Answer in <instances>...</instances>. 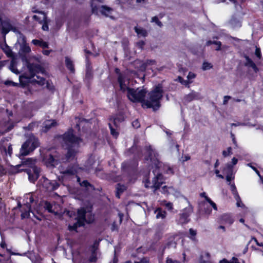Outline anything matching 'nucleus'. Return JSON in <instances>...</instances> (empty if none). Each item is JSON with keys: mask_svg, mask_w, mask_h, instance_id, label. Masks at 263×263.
Returning a JSON list of instances; mask_svg holds the SVG:
<instances>
[{"mask_svg": "<svg viewBox=\"0 0 263 263\" xmlns=\"http://www.w3.org/2000/svg\"><path fill=\"white\" fill-rule=\"evenodd\" d=\"M163 90L161 84H158L149 93V100L145 101V105L146 108H152L156 111L161 106L160 101L163 97Z\"/></svg>", "mask_w": 263, "mask_h": 263, "instance_id": "f257e3e1", "label": "nucleus"}, {"mask_svg": "<svg viewBox=\"0 0 263 263\" xmlns=\"http://www.w3.org/2000/svg\"><path fill=\"white\" fill-rule=\"evenodd\" d=\"M146 94L145 89H135L134 88L129 89L128 93H127V97L131 101L133 102H141L142 106L145 108V97Z\"/></svg>", "mask_w": 263, "mask_h": 263, "instance_id": "f03ea898", "label": "nucleus"}, {"mask_svg": "<svg viewBox=\"0 0 263 263\" xmlns=\"http://www.w3.org/2000/svg\"><path fill=\"white\" fill-rule=\"evenodd\" d=\"M62 139L67 146L72 145L76 146L78 148L80 143L82 142L83 139L78 136H77L74 133V130L72 128H69L67 131L65 132L62 135Z\"/></svg>", "mask_w": 263, "mask_h": 263, "instance_id": "7ed1b4c3", "label": "nucleus"}, {"mask_svg": "<svg viewBox=\"0 0 263 263\" xmlns=\"http://www.w3.org/2000/svg\"><path fill=\"white\" fill-rule=\"evenodd\" d=\"M146 155L144 157V161H149L156 168L161 167V162L158 159V154L154 149L151 145L145 147Z\"/></svg>", "mask_w": 263, "mask_h": 263, "instance_id": "20e7f679", "label": "nucleus"}, {"mask_svg": "<svg viewBox=\"0 0 263 263\" xmlns=\"http://www.w3.org/2000/svg\"><path fill=\"white\" fill-rule=\"evenodd\" d=\"M25 172L28 176L30 182L34 183L40 177L41 168L35 165H31L29 168L21 169L17 172Z\"/></svg>", "mask_w": 263, "mask_h": 263, "instance_id": "39448f33", "label": "nucleus"}, {"mask_svg": "<svg viewBox=\"0 0 263 263\" xmlns=\"http://www.w3.org/2000/svg\"><path fill=\"white\" fill-rule=\"evenodd\" d=\"M34 200L32 195L26 194L24 196L23 200L24 212L21 214L22 219L25 218V216L29 215V213L31 211V204L34 202Z\"/></svg>", "mask_w": 263, "mask_h": 263, "instance_id": "423d86ee", "label": "nucleus"}, {"mask_svg": "<svg viewBox=\"0 0 263 263\" xmlns=\"http://www.w3.org/2000/svg\"><path fill=\"white\" fill-rule=\"evenodd\" d=\"M27 67L29 72V76L31 78H33L37 73H44L45 71L44 68L41 65L28 61L27 62Z\"/></svg>", "mask_w": 263, "mask_h": 263, "instance_id": "0eeeda50", "label": "nucleus"}, {"mask_svg": "<svg viewBox=\"0 0 263 263\" xmlns=\"http://www.w3.org/2000/svg\"><path fill=\"white\" fill-rule=\"evenodd\" d=\"M234 221L233 214L230 213H223L219 215L216 219V222L218 224L228 225L229 226L232 225Z\"/></svg>", "mask_w": 263, "mask_h": 263, "instance_id": "6e6552de", "label": "nucleus"}, {"mask_svg": "<svg viewBox=\"0 0 263 263\" xmlns=\"http://www.w3.org/2000/svg\"><path fill=\"white\" fill-rule=\"evenodd\" d=\"M153 187L154 191H157L160 189V186L164 183V178L161 173H158L155 176L152 180Z\"/></svg>", "mask_w": 263, "mask_h": 263, "instance_id": "1a4fd4ad", "label": "nucleus"}, {"mask_svg": "<svg viewBox=\"0 0 263 263\" xmlns=\"http://www.w3.org/2000/svg\"><path fill=\"white\" fill-rule=\"evenodd\" d=\"M126 77L124 75H120L118 76L117 81L119 84L120 90L122 92H125L127 91V93H128V90L129 89H132V88H130L128 86L129 82H128L126 84Z\"/></svg>", "mask_w": 263, "mask_h": 263, "instance_id": "9d476101", "label": "nucleus"}, {"mask_svg": "<svg viewBox=\"0 0 263 263\" xmlns=\"http://www.w3.org/2000/svg\"><path fill=\"white\" fill-rule=\"evenodd\" d=\"M45 161L49 166L55 167L59 163V157L54 154H50L46 156Z\"/></svg>", "mask_w": 263, "mask_h": 263, "instance_id": "9b49d317", "label": "nucleus"}, {"mask_svg": "<svg viewBox=\"0 0 263 263\" xmlns=\"http://www.w3.org/2000/svg\"><path fill=\"white\" fill-rule=\"evenodd\" d=\"M30 140L28 139L22 144L20 151V155L21 156H26L30 152H32V151H30Z\"/></svg>", "mask_w": 263, "mask_h": 263, "instance_id": "f8f14e48", "label": "nucleus"}, {"mask_svg": "<svg viewBox=\"0 0 263 263\" xmlns=\"http://www.w3.org/2000/svg\"><path fill=\"white\" fill-rule=\"evenodd\" d=\"M245 58L246 59V62L244 63L245 66L252 68L255 73H257L259 71V68L253 60L247 55H245Z\"/></svg>", "mask_w": 263, "mask_h": 263, "instance_id": "ddd939ff", "label": "nucleus"}, {"mask_svg": "<svg viewBox=\"0 0 263 263\" xmlns=\"http://www.w3.org/2000/svg\"><path fill=\"white\" fill-rule=\"evenodd\" d=\"M32 78H31L29 76H28L26 73H24L20 76V84L23 87H25L28 86L29 83H32Z\"/></svg>", "mask_w": 263, "mask_h": 263, "instance_id": "4468645a", "label": "nucleus"}, {"mask_svg": "<svg viewBox=\"0 0 263 263\" xmlns=\"http://www.w3.org/2000/svg\"><path fill=\"white\" fill-rule=\"evenodd\" d=\"M0 21L2 25V32L3 34H7L12 29V25L9 21H3L1 17H0Z\"/></svg>", "mask_w": 263, "mask_h": 263, "instance_id": "2eb2a0df", "label": "nucleus"}, {"mask_svg": "<svg viewBox=\"0 0 263 263\" xmlns=\"http://www.w3.org/2000/svg\"><path fill=\"white\" fill-rule=\"evenodd\" d=\"M77 153V151L73 148V146H67V152L65 155L66 160L69 161L73 160Z\"/></svg>", "mask_w": 263, "mask_h": 263, "instance_id": "dca6fc26", "label": "nucleus"}, {"mask_svg": "<svg viewBox=\"0 0 263 263\" xmlns=\"http://www.w3.org/2000/svg\"><path fill=\"white\" fill-rule=\"evenodd\" d=\"M102 3L101 0H92L90 3L92 13L96 15L98 14V11L101 9L100 3Z\"/></svg>", "mask_w": 263, "mask_h": 263, "instance_id": "f3484780", "label": "nucleus"}, {"mask_svg": "<svg viewBox=\"0 0 263 263\" xmlns=\"http://www.w3.org/2000/svg\"><path fill=\"white\" fill-rule=\"evenodd\" d=\"M65 176H73L77 173V169L74 165H69L64 170L61 172Z\"/></svg>", "mask_w": 263, "mask_h": 263, "instance_id": "a211bd4d", "label": "nucleus"}, {"mask_svg": "<svg viewBox=\"0 0 263 263\" xmlns=\"http://www.w3.org/2000/svg\"><path fill=\"white\" fill-rule=\"evenodd\" d=\"M116 197L118 199H120L121 195L127 190V186L120 183H118L116 185Z\"/></svg>", "mask_w": 263, "mask_h": 263, "instance_id": "6ab92c4d", "label": "nucleus"}, {"mask_svg": "<svg viewBox=\"0 0 263 263\" xmlns=\"http://www.w3.org/2000/svg\"><path fill=\"white\" fill-rule=\"evenodd\" d=\"M184 99L187 102L198 100L200 99V94L199 92L192 90L190 93L184 97Z\"/></svg>", "mask_w": 263, "mask_h": 263, "instance_id": "aec40b11", "label": "nucleus"}, {"mask_svg": "<svg viewBox=\"0 0 263 263\" xmlns=\"http://www.w3.org/2000/svg\"><path fill=\"white\" fill-rule=\"evenodd\" d=\"M223 172L226 171L227 173V175L226 176V180L228 182H230L229 184H230V181L233 179H234V177H232V173H233V165L230 164H227L226 167L223 168Z\"/></svg>", "mask_w": 263, "mask_h": 263, "instance_id": "412c9836", "label": "nucleus"}, {"mask_svg": "<svg viewBox=\"0 0 263 263\" xmlns=\"http://www.w3.org/2000/svg\"><path fill=\"white\" fill-rule=\"evenodd\" d=\"M112 11V8L106 5H101V6L100 12L102 15L106 17H110V18H112V16L109 15V14H111Z\"/></svg>", "mask_w": 263, "mask_h": 263, "instance_id": "4be33fe9", "label": "nucleus"}, {"mask_svg": "<svg viewBox=\"0 0 263 263\" xmlns=\"http://www.w3.org/2000/svg\"><path fill=\"white\" fill-rule=\"evenodd\" d=\"M65 65L66 68L70 71L71 73H74V65L72 61L68 57H65Z\"/></svg>", "mask_w": 263, "mask_h": 263, "instance_id": "5701e85b", "label": "nucleus"}, {"mask_svg": "<svg viewBox=\"0 0 263 263\" xmlns=\"http://www.w3.org/2000/svg\"><path fill=\"white\" fill-rule=\"evenodd\" d=\"M189 214L186 212H183L179 215V219L178 220V222L180 224H185L187 223L190 219H189Z\"/></svg>", "mask_w": 263, "mask_h": 263, "instance_id": "b1692460", "label": "nucleus"}, {"mask_svg": "<svg viewBox=\"0 0 263 263\" xmlns=\"http://www.w3.org/2000/svg\"><path fill=\"white\" fill-rule=\"evenodd\" d=\"M134 30L139 37L142 36L145 37L148 35V32L147 30L142 27L135 26L134 27Z\"/></svg>", "mask_w": 263, "mask_h": 263, "instance_id": "393cba45", "label": "nucleus"}, {"mask_svg": "<svg viewBox=\"0 0 263 263\" xmlns=\"http://www.w3.org/2000/svg\"><path fill=\"white\" fill-rule=\"evenodd\" d=\"M32 43L34 45L40 46L43 49L48 48L49 47L48 43L42 40L34 39L32 40Z\"/></svg>", "mask_w": 263, "mask_h": 263, "instance_id": "a878e982", "label": "nucleus"}, {"mask_svg": "<svg viewBox=\"0 0 263 263\" xmlns=\"http://www.w3.org/2000/svg\"><path fill=\"white\" fill-rule=\"evenodd\" d=\"M36 78L37 80L32 78V84H36L40 86H43L46 84L47 81H46V79L44 78L36 76Z\"/></svg>", "mask_w": 263, "mask_h": 263, "instance_id": "bb28decb", "label": "nucleus"}, {"mask_svg": "<svg viewBox=\"0 0 263 263\" xmlns=\"http://www.w3.org/2000/svg\"><path fill=\"white\" fill-rule=\"evenodd\" d=\"M86 210L84 207L81 208L77 211V217L76 218H79L82 220H86Z\"/></svg>", "mask_w": 263, "mask_h": 263, "instance_id": "cd10ccee", "label": "nucleus"}, {"mask_svg": "<svg viewBox=\"0 0 263 263\" xmlns=\"http://www.w3.org/2000/svg\"><path fill=\"white\" fill-rule=\"evenodd\" d=\"M155 212L157 213L156 218L157 219H159V218L164 219L166 217V212L165 211L162 210L161 208H157Z\"/></svg>", "mask_w": 263, "mask_h": 263, "instance_id": "c85d7f7f", "label": "nucleus"}, {"mask_svg": "<svg viewBox=\"0 0 263 263\" xmlns=\"http://www.w3.org/2000/svg\"><path fill=\"white\" fill-rule=\"evenodd\" d=\"M201 208H203L201 209L202 211L206 215H210L212 212V209L204 202H202L200 203Z\"/></svg>", "mask_w": 263, "mask_h": 263, "instance_id": "c756f323", "label": "nucleus"}, {"mask_svg": "<svg viewBox=\"0 0 263 263\" xmlns=\"http://www.w3.org/2000/svg\"><path fill=\"white\" fill-rule=\"evenodd\" d=\"M30 142V151L32 152L40 145V143L37 139H34L33 140L29 139Z\"/></svg>", "mask_w": 263, "mask_h": 263, "instance_id": "7c9ffc66", "label": "nucleus"}, {"mask_svg": "<svg viewBox=\"0 0 263 263\" xmlns=\"http://www.w3.org/2000/svg\"><path fill=\"white\" fill-rule=\"evenodd\" d=\"M1 149L2 152L4 153L6 156H7L8 154L10 157H11L12 154V147L11 144L8 146L7 148L6 146H3L1 148Z\"/></svg>", "mask_w": 263, "mask_h": 263, "instance_id": "2f4dec72", "label": "nucleus"}, {"mask_svg": "<svg viewBox=\"0 0 263 263\" xmlns=\"http://www.w3.org/2000/svg\"><path fill=\"white\" fill-rule=\"evenodd\" d=\"M50 123H46L43 127V132L46 133L51 128L56 126L57 122L55 120L50 121Z\"/></svg>", "mask_w": 263, "mask_h": 263, "instance_id": "473e14b6", "label": "nucleus"}, {"mask_svg": "<svg viewBox=\"0 0 263 263\" xmlns=\"http://www.w3.org/2000/svg\"><path fill=\"white\" fill-rule=\"evenodd\" d=\"M176 81L187 88L190 87V84L192 83V81H191L184 80L183 78L181 76H178L176 79Z\"/></svg>", "mask_w": 263, "mask_h": 263, "instance_id": "72a5a7b5", "label": "nucleus"}, {"mask_svg": "<svg viewBox=\"0 0 263 263\" xmlns=\"http://www.w3.org/2000/svg\"><path fill=\"white\" fill-rule=\"evenodd\" d=\"M212 44H217V47L216 48V51H219L221 50V43L220 41H211L209 40L206 43V45L209 46Z\"/></svg>", "mask_w": 263, "mask_h": 263, "instance_id": "f704fd0d", "label": "nucleus"}, {"mask_svg": "<svg viewBox=\"0 0 263 263\" xmlns=\"http://www.w3.org/2000/svg\"><path fill=\"white\" fill-rule=\"evenodd\" d=\"M108 126L110 130V134L115 138H117L119 135V132H117L116 129L113 127L112 124L111 123H109Z\"/></svg>", "mask_w": 263, "mask_h": 263, "instance_id": "c9c22d12", "label": "nucleus"}, {"mask_svg": "<svg viewBox=\"0 0 263 263\" xmlns=\"http://www.w3.org/2000/svg\"><path fill=\"white\" fill-rule=\"evenodd\" d=\"M81 186L85 187L86 188L90 187L91 190H95V188L94 185L89 183L87 180H84L80 183Z\"/></svg>", "mask_w": 263, "mask_h": 263, "instance_id": "e433bc0d", "label": "nucleus"}, {"mask_svg": "<svg viewBox=\"0 0 263 263\" xmlns=\"http://www.w3.org/2000/svg\"><path fill=\"white\" fill-rule=\"evenodd\" d=\"M42 16H39L36 15H34L32 17L33 20L38 22L40 24H42L43 22L44 21V16H46V15L43 13H41Z\"/></svg>", "mask_w": 263, "mask_h": 263, "instance_id": "4c0bfd02", "label": "nucleus"}, {"mask_svg": "<svg viewBox=\"0 0 263 263\" xmlns=\"http://www.w3.org/2000/svg\"><path fill=\"white\" fill-rule=\"evenodd\" d=\"M44 21L42 23V28L44 31H48L49 27H48V23L49 20L47 19V16H44Z\"/></svg>", "mask_w": 263, "mask_h": 263, "instance_id": "58836bf2", "label": "nucleus"}, {"mask_svg": "<svg viewBox=\"0 0 263 263\" xmlns=\"http://www.w3.org/2000/svg\"><path fill=\"white\" fill-rule=\"evenodd\" d=\"M93 78V73L91 69H87L85 73V80L90 82Z\"/></svg>", "mask_w": 263, "mask_h": 263, "instance_id": "ea45409f", "label": "nucleus"}, {"mask_svg": "<svg viewBox=\"0 0 263 263\" xmlns=\"http://www.w3.org/2000/svg\"><path fill=\"white\" fill-rule=\"evenodd\" d=\"M110 121L112 122L111 124H113L116 128L119 127V123L122 121L120 118L119 117H114L113 118H110Z\"/></svg>", "mask_w": 263, "mask_h": 263, "instance_id": "a19ab883", "label": "nucleus"}, {"mask_svg": "<svg viewBox=\"0 0 263 263\" xmlns=\"http://www.w3.org/2000/svg\"><path fill=\"white\" fill-rule=\"evenodd\" d=\"M138 147L137 145H134L128 149V152L130 154L134 155V157H136V152H138Z\"/></svg>", "mask_w": 263, "mask_h": 263, "instance_id": "79ce46f5", "label": "nucleus"}, {"mask_svg": "<svg viewBox=\"0 0 263 263\" xmlns=\"http://www.w3.org/2000/svg\"><path fill=\"white\" fill-rule=\"evenodd\" d=\"M44 208L50 213H52V204L49 201H46L44 203Z\"/></svg>", "mask_w": 263, "mask_h": 263, "instance_id": "37998d69", "label": "nucleus"}, {"mask_svg": "<svg viewBox=\"0 0 263 263\" xmlns=\"http://www.w3.org/2000/svg\"><path fill=\"white\" fill-rule=\"evenodd\" d=\"M46 88L52 92H53L55 90L54 86L53 85L52 83L49 81H46Z\"/></svg>", "mask_w": 263, "mask_h": 263, "instance_id": "c03bdc74", "label": "nucleus"}, {"mask_svg": "<svg viewBox=\"0 0 263 263\" xmlns=\"http://www.w3.org/2000/svg\"><path fill=\"white\" fill-rule=\"evenodd\" d=\"M151 22L155 23L160 27H162L163 26V24L160 21H159L158 17L157 16L153 17L152 18Z\"/></svg>", "mask_w": 263, "mask_h": 263, "instance_id": "a18cd8bd", "label": "nucleus"}, {"mask_svg": "<svg viewBox=\"0 0 263 263\" xmlns=\"http://www.w3.org/2000/svg\"><path fill=\"white\" fill-rule=\"evenodd\" d=\"M138 152H136V157H134V159H136V162L135 163L136 167H137L138 165V160L142 156V151L141 149L138 147Z\"/></svg>", "mask_w": 263, "mask_h": 263, "instance_id": "49530a36", "label": "nucleus"}, {"mask_svg": "<svg viewBox=\"0 0 263 263\" xmlns=\"http://www.w3.org/2000/svg\"><path fill=\"white\" fill-rule=\"evenodd\" d=\"M213 67L211 63L208 62H204L202 64V68L203 70H209Z\"/></svg>", "mask_w": 263, "mask_h": 263, "instance_id": "de8ad7c7", "label": "nucleus"}, {"mask_svg": "<svg viewBox=\"0 0 263 263\" xmlns=\"http://www.w3.org/2000/svg\"><path fill=\"white\" fill-rule=\"evenodd\" d=\"M4 51L8 57H10L12 55V50L7 45H6V49H4Z\"/></svg>", "mask_w": 263, "mask_h": 263, "instance_id": "09e8293b", "label": "nucleus"}, {"mask_svg": "<svg viewBox=\"0 0 263 263\" xmlns=\"http://www.w3.org/2000/svg\"><path fill=\"white\" fill-rule=\"evenodd\" d=\"M168 189H173V187L164 185L162 187L161 192L163 194L168 195L169 194Z\"/></svg>", "mask_w": 263, "mask_h": 263, "instance_id": "8fccbe9b", "label": "nucleus"}, {"mask_svg": "<svg viewBox=\"0 0 263 263\" xmlns=\"http://www.w3.org/2000/svg\"><path fill=\"white\" fill-rule=\"evenodd\" d=\"M189 233H190V238L193 240H194L195 239V236L197 234V232L196 230H193V229L191 228L189 230Z\"/></svg>", "mask_w": 263, "mask_h": 263, "instance_id": "3c124183", "label": "nucleus"}, {"mask_svg": "<svg viewBox=\"0 0 263 263\" xmlns=\"http://www.w3.org/2000/svg\"><path fill=\"white\" fill-rule=\"evenodd\" d=\"M234 195V197L236 200L237 201V206L239 207L240 206V202H241V199L240 197L238 194V192H236L235 193L233 194Z\"/></svg>", "mask_w": 263, "mask_h": 263, "instance_id": "603ef678", "label": "nucleus"}, {"mask_svg": "<svg viewBox=\"0 0 263 263\" xmlns=\"http://www.w3.org/2000/svg\"><path fill=\"white\" fill-rule=\"evenodd\" d=\"M232 154V148L231 147H229L227 148V151H223L222 152V155L224 157H226Z\"/></svg>", "mask_w": 263, "mask_h": 263, "instance_id": "864d4df0", "label": "nucleus"}, {"mask_svg": "<svg viewBox=\"0 0 263 263\" xmlns=\"http://www.w3.org/2000/svg\"><path fill=\"white\" fill-rule=\"evenodd\" d=\"M76 219L77 220V222H76L78 226L79 227H83L85 225V222L86 221V220H82V219H79V218H76Z\"/></svg>", "mask_w": 263, "mask_h": 263, "instance_id": "5fc2aeb1", "label": "nucleus"}, {"mask_svg": "<svg viewBox=\"0 0 263 263\" xmlns=\"http://www.w3.org/2000/svg\"><path fill=\"white\" fill-rule=\"evenodd\" d=\"M206 201L208 202L213 208L214 210L217 211V207L215 202H214L209 197L206 198Z\"/></svg>", "mask_w": 263, "mask_h": 263, "instance_id": "6e6d98bb", "label": "nucleus"}, {"mask_svg": "<svg viewBox=\"0 0 263 263\" xmlns=\"http://www.w3.org/2000/svg\"><path fill=\"white\" fill-rule=\"evenodd\" d=\"M79 228L77 224L75 222L72 225L68 226V230L70 231H76L77 232V229Z\"/></svg>", "mask_w": 263, "mask_h": 263, "instance_id": "4d7b16f0", "label": "nucleus"}, {"mask_svg": "<svg viewBox=\"0 0 263 263\" xmlns=\"http://www.w3.org/2000/svg\"><path fill=\"white\" fill-rule=\"evenodd\" d=\"M22 51L25 53H28L31 51V49L29 46L25 45L22 47Z\"/></svg>", "mask_w": 263, "mask_h": 263, "instance_id": "13d9d810", "label": "nucleus"}, {"mask_svg": "<svg viewBox=\"0 0 263 263\" xmlns=\"http://www.w3.org/2000/svg\"><path fill=\"white\" fill-rule=\"evenodd\" d=\"M132 126L135 128H136V129H137L140 127V122H139L138 119H136L133 121Z\"/></svg>", "mask_w": 263, "mask_h": 263, "instance_id": "bf43d9fd", "label": "nucleus"}, {"mask_svg": "<svg viewBox=\"0 0 263 263\" xmlns=\"http://www.w3.org/2000/svg\"><path fill=\"white\" fill-rule=\"evenodd\" d=\"M145 43L144 41H139L137 42L136 45L138 48L139 49H142L143 48L144 46L145 45Z\"/></svg>", "mask_w": 263, "mask_h": 263, "instance_id": "052dcab7", "label": "nucleus"}, {"mask_svg": "<svg viewBox=\"0 0 263 263\" xmlns=\"http://www.w3.org/2000/svg\"><path fill=\"white\" fill-rule=\"evenodd\" d=\"M98 258L97 255H91L88 259L90 262H95L97 261Z\"/></svg>", "mask_w": 263, "mask_h": 263, "instance_id": "680f3d73", "label": "nucleus"}, {"mask_svg": "<svg viewBox=\"0 0 263 263\" xmlns=\"http://www.w3.org/2000/svg\"><path fill=\"white\" fill-rule=\"evenodd\" d=\"M255 55L258 58L261 59V50L259 48H256L255 51Z\"/></svg>", "mask_w": 263, "mask_h": 263, "instance_id": "e2e57ef3", "label": "nucleus"}, {"mask_svg": "<svg viewBox=\"0 0 263 263\" xmlns=\"http://www.w3.org/2000/svg\"><path fill=\"white\" fill-rule=\"evenodd\" d=\"M146 63L144 62L142 63L139 66V70L141 71L144 72L146 70L147 68Z\"/></svg>", "mask_w": 263, "mask_h": 263, "instance_id": "0e129e2a", "label": "nucleus"}, {"mask_svg": "<svg viewBox=\"0 0 263 263\" xmlns=\"http://www.w3.org/2000/svg\"><path fill=\"white\" fill-rule=\"evenodd\" d=\"M196 76V74L190 71L189 72L187 78L188 79V80L190 81V80L195 78Z\"/></svg>", "mask_w": 263, "mask_h": 263, "instance_id": "69168bd1", "label": "nucleus"}, {"mask_svg": "<svg viewBox=\"0 0 263 263\" xmlns=\"http://www.w3.org/2000/svg\"><path fill=\"white\" fill-rule=\"evenodd\" d=\"M231 98V97L230 96H225L223 98V104L226 105L228 103L229 99Z\"/></svg>", "mask_w": 263, "mask_h": 263, "instance_id": "338daca9", "label": "nucleus"}, {"mask_svg": "<svg viewBox=\"0 0 263 263\" xmlns=\"http://www.w3.org/2000/svg\"><path fill=\"white\" fill-rule=\"evenodd\" d=\"M231 191L233 194L237 192L236 187L234 183L231 185Z\"/></svg>", "mask_w": 263, "mask_h": 263, "instance_id": "774afa93", "label": "nucleus"}]
</instances>
